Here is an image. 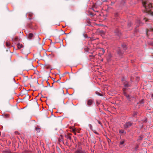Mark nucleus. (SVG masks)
<instances>
[{"label":"nucleus","mask_w":153,"mask_h":153,"mask_svg":"<svg viewBox=\"0 0 153 153\" xmlns=\"http://www.w3.org/2000/svg\"><path fill=\"white\" fill-rule=\"evenodd\" d=\"M142 3L143 5L145 8L144 11L146 13L150 12L152 7L151 3L148 0L143 1Z\"/></svg>","instance_id":"nucleus-1"},{"label":"nucleus","mask_w":153,"mask_h":153,"mask_svg":"<svg viewBox=\"0 0 153 153\" xmlns=\"http://www.w3.org/2000/svg\"><path fill=\"white\" fill-rule=\"evenodd\" d=\"M132 125V123L130 122H128L126 123L124 125V128H127L128 127L131 126Z\"/></svg>","instance_id":"nucleus-2"},{"label":"nucleus","mask_w":153,"mask_h":153,"mask_svg":"<svg viewBox=\"0 0 153 153\" xmlns=\"http://www.w3.org/2000/svg\"><path fill=\"white\" fill-rule=\"evenodd\" d=\"M27 15L29 17V19L30 20L31 19V18H30V17H33V13L30 12L27 13Z\"/></svg>","instance_id":"nucleus-3"},{"label":"nucleus","mask_w":153,"mask_h":153,"mask_svg":"<svg viewBox=\"0 0 153 153\" xmlns=\"http://www.w3.org/2000/svg\"><path fill=\"white\" fill-rule=\"evenodd\" d=\"M93 102V101L91 100H88L87 104L88 105H91Z\"/></svg>","instance_id":"nucleus-4"},{"label":"nucleus","mask_w":153,"mask_h":153,"mask_svg":"<svg viewBox=\"0 0 153 153\" xmlns=\"http://www.w3.org/2000/svg\"><path fill=\"white\" fill-rule=\"evenodd\" d=\"M17 47L18 49H19L23 47V45L22 44H21L20 43H18L17 44Z\"/></svg>","instance_id":"nucleus-5"},{"label":"nucleus","mask_w":153,"mask_h":153,"mask_svg":"<svg viewBox=\"0 0 153 153\" xmlns=\"http://www.w3.org/2000/svg\"><path fill=\"white\" fill-rule=\"evenodd\" d=\"M33 36V35L32 33H29L28 36V38L29 39H31Z\"/></svg>","instance_id":"nucleus-6"},{"label":"nucleus","mask_w":153,"mask_h":153,"mask_svg":"<svg viewBox=\"0 0 153 153\" xmlns=\"http://www.w3.org/2000/svg\"><path fill=\"white\" fill-rule=\"evenodd\" d=\"M149 31H151L152 32V33L153 34V28H151L148 30H147L146 32V34L147 35H148V33Z\"/></svg>","instance_id":"nucleus-7"},{"label":"nucleus","mask_w":153,"mask_h":153,"mask_svg":"<svg viewBox=\"0 0 153 153\" xmlns=\"http://www.w3.org/2000/svg\"><path fill=\"white\" fill-rule=\"evenodd\" d=\"M75 153H86L85 151L82 150H77L76 151Z\"/></svg>","instance_id":"nucleus-8"},{"label":"nucleus","mask_w":153,"mask_h":153,"mask_svg":"<svg viewBox=\"0 0 153 153\" xmlns=\"http://www.w3.org/2000/svg\"><path fill=\"white\" fill-rule=\"evenodd\" d=\"M69 134H68V135H65V137L66 138H67L71 140V137L70 135H69Z\"/></svg>","instance_id":"nucleus-9"},{"label":"nucleus","mask_w":153,"mask_h":153,"mask_svg":"<svg viewBox=\"0 0 153 153\" xmlns=\"http://www.w3.org/2000/svg\"><path fill=\"white\" fill-rule=\"evenodd\" d=\"M6 45L7 47H10L11 44L9 42H7L6 43Z\"/></svg>","instance_id":"nucleus-10"},{"label":"nucleus","mask_w":153,"mask_h":153,"mask_svg":"<svg viewBox=\"0 0 153 153\" xmlns=\"http://www.w3.org/2000/svg\"><path fill=\"white\" fill-rule=\"evenodd\" d=\"M124 85L126 87H127L129 86V85H128V82H126L124 83Z\"/></svg>","instance_id":"nucleus-11"},{"label":"nucleus","mask_w":153,"mask_h":153,"mask_svg":"<svg viewBox=\"0 0 153 153\" xmlns=\"http://www.w3.org/2000/svg\"><path fill=\"white\" fill-rule=\"evenodd\" d=\"M125 142V140H121L120 142V145H122Z\"/></svg>","instance_id":"nucleus-12"},{"label":"nucleus","mask_w":153,"mask_h":153,"mask_svg":"<svg viewBox=\"0 0 153 153\" xmlns=\"http://www.w3.org/2000/svg\"><path fill=\"white\" fill-rule=\"evenodd\" d=\"M125 132L123 130H119V132L120 133H123Z\"/></svg>","instance_id":"nucleus-13"},{"label":"nucleus","mask_w":153,"mask_h":153,"mask_svg":"<svg viewBox=\"0 0 153 153\" xmlns=\"http://www.w3.org/2000/svg\"><path fill=\"white\" fill-rule=\"evenodd\" d=\"M71 131L73 132V133H74L75 132V131H76V129L75 128H71Z\"/></svg>","instance_id":"nucleus-14"},{"label":"nucleus","mask_w":153,"mask_h":153,"mask_svg":"<svg viewBox=\"0 0 153 153\" xmlns=\"http://www.w3.org/2000/svg\"><path fill=\"white\" fill-rule=\"evenodd\" d=\"M125 95L126 96V97L128 98V99H129L130 96L129 95L127 94L126 93H124Z\"/></svg>","instance_id":"nucleus-15"},{"label":"nucleus","mask_w":153,"mask_h":153,"mask_svg":"<svg viewBox=\"0 0 153 153\" xmlns=\"http://www.w3.org/2000/svg\"><path fill=\"white\" fill-rule=\"evenodd\" d=\"M143 21H144L145 22H146L148 21V19L146 18H145L143 19Z\"/></svg>","instance_id":"nucleus-16"},{"label":"nucleus","mask_w":153,"mask_h":153,"mask_svg":"<svg viewBox=\"0 0 153 153\" xmlns=\"http://www.w3.org/2000/svg\"><path fill=\"white\" fill-rule=\"evenodd\" d=\"M140 103L141 104H143V103H144V100L143 99H142V100H141L140 101Z\"/></svg>","instance_id":"nucleus-17"},{"label":"nucleus","mask_w":153,"mask_h":153,"mask_svg":"<svg viewBox=\"0 0 153 153\" xmlns=\"http://www.w3.org/2000/svg\"><path fill=\"white\" fill-rule=\"evenodd\" d=\"M36 129L37 131L38 132H39L40 131V129L39 128H36Z\"/></svg>","instance_id":"nucleus-18"},{"label":"nucleus","mask_w":153,"mask_h":153,"mask_svg":"<svg viewBox=\"0 0 153 153\" xmlns=\"http://www.w3.org/2000/svg\"><path fill=\"white\" fill-rule=\"evenodd\" d=\"M131 25V22H129L128 24V25L129 26V27H130V26Z\"/></svg>","instance_id":"nucleus-19"},{"label":"nucleus","mask_w":153,"mask_h":153,"mask_svg":"<svg viewBox=\"0 0 153 153\" xmlns=\"http://www.w3.org/2000/svg\"><path fill=\"white\" fill-rule=\"evenodd\" d=\"M137 114V112H134L133 115V116H135Z\"/></svg>","instance_id":"nucleus-20"},{"label":"nucleus","mask_w":153,"mask_h":153,"mask_svg":"<svg viewBox=\"0 0 153 153\" xmlns=\"http://www.w3.org/2000/svg\"><path fill=\"white\" fill-rule=\"evenodd\" d=\"M136 79H137V81H138L139 79V77H136Z\"/></svg>","instance_id":"nucleus-21"},{"label":"nucleus","mask_w":153,"mask_h":153,"mask_svg":"<svg viewBox=\"0 0 153 153\" xmlns=\"http://www.w3.org/2000/svg\"><path fill=\"white\" fill-rule=\"evenodd\" d=\"M118 16V13H116L115 14V16Z\"/></svg>","instance_id":"nucleus-22"},{"label":"nucleus","mask_w":153,"mask_h":153,"mask_svg":"<svg viewBox=\"0 0 153 153\" xmlns=\"http://www.w3.org/2000/svg\"><path fill=\"white\" fill-rule=\"evenodd\" d=\"M150 14L151 15L153 16V12H150Z\"/></svg>","instance_id":"nucleus-23"},{"label":"nucleus","mask_w":153,"mask_h":153,"mask_svg":"<svg viewBox=\"0 0 153 153\" xmlns=\"http://www.w3.org/2000/svg\"><path fill=\"white\" fill-rule=\"evenodd\" d=\"M137 23H139V24H140V20H138V21H137Z\"/></svg>","instance_id":"nucleus-24"},{"label":"nucleus","mask_w":153,"mask_h":153,"mask_svg":"<svg viewBox=\"0 0 153 153\" xmlns=\"http://www.w3.org/2000/svg\"><path fill=\"white\" fill-rule=\"evenodd\" d=\"M131 81L132 82L133 81V80H132V76H131Z\"/></svg>","instance_id":"nucleus-25"},{"label":"nucleus","mask_w":153,"mask_h":153,"mask_svg":"<svg viewBox=\"0 0 153 153\" xmlns=\"http://www.w3.org/2000/svg\"><path fill=\"white\" fill-rule=\"evenodd\" d=\"M98 123L99 124H100V125H102V123H101L99 121H98Z\"/></svg>","instance_id":"nucleus-26"},{"label":"nucleus","mask_w":153,"mask_h":153,"mask_svg":"<svg viewBox=\"0 0 153 153\" xmlns=\"http://www.w3.org/2000/svg\"><path fill=\"white\" fill-rule=\"evenodd\" d=\"M102 51L103 53H104V50L102 49Z\"/></svg>","instance_id":"nucleus-27"},{"label":"nucleus","mask_w":153,"mask_h":153,"mask_svg":"<svg viewBox=\"0 0 153 153\" xmlns=\"http://www.w3.org/2000/svg\"><path fill=\"white\" fill-rule=\"evenodd\" d=\"M76 131H75V132L74 133H73L75 134H76Z\"/></svg>","instance_id":"nucleus-28"},{"label":"nucleus","mask_w":153,"mask_h":153,"mask_svg":"<svg viewBox=\"0 0 153 153\" xmlns=\"http://www.w3.org/2000/svg\"><path fill=\"white\" fill-rule=\"evenodd\" d=\"M123 91H124L125 90V88L123 89Z\"/></svg>","instance_id":"nucleus-29"},{"label":"nucleus","mask_w":153,"mask_h":153,"mask_svg":"<svg viewBox=\"0 0 153 153\" xmlns=\"http://www.w3.org/2000/svg\"><path fill=\"white\" fill-rule=\"evenodd\" d=\"M15 133H16V134H17V133L18 134V132H17V131Z\"/></svg>","instance_id":"nucleus-30"},{"label":"nucleus","mask_w":153,"mask_h":153,"mask_svg":"<svg viewBox=\"0 0 153 153\" xmlns=\"http://www.w3.org/2000/svg\"><path fill=\"white\" fill-rule=\"evenodd\" d=\"M94 133H95L96 134H98V133H97V132H94Z\"/></svg>","instance_id":"nucleus-31"},{"label":"nucleus","mask_w":153,"mask_h":153,"mask_svg":"<svg viewBox=\"0 0 153 153\" xmlns=\"http://www.w3.org/2000/svg\"><path fill=\"white\" fill-rule=\"evenodd\" d=\"M85 37H87V36H85Z\"/></svg>","instance_id":"nucleus-32"},{"label":"nucleus","mask_w":153,"mask_h":153,"mask_svg":"<svg viewBox=\"0 0 153 153\" xmlns=\"http://www.w3.org/2000/svg\"><path fill=\"white\" fill-rule=\"evenodd\" d=\"M98 94H99V95H100V96L101 95H100V94H99V93Z\"/></svg>","instance_id":"nucleus-33"},{"label":"nucleus","mask_w":153,"mask_h":153,"mask_svg":"<svg viewBox=\"0 0 153 153\" xmlns=\"http://www.w3.org/2000/svg\"><path fill=\"white\" fill-rule=\"evenodd\" d=\"M1 136V132H0V136Z\"/></svg>","instance_id":"nucleus-34"},{"label":"nucleus","mask_w":153,"mask_h":153,"mask_svg":"<svg viewBox=\"0 0 153 153\" xmlns=\"http://www.w3.org/2000/svg\"><path fill=\"white\" fill-rule=\"evenodd\" d=\"M118 53H119V52H118Z\"/></svg>","instance_id":"nucleus-35"}]
</instances>
